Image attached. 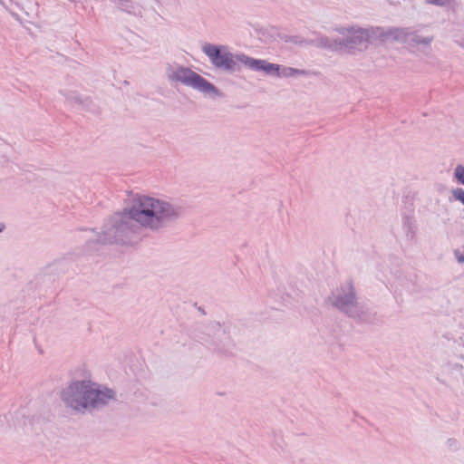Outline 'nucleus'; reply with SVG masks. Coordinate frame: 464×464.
<instances>
[{"label": "nucleus", "instance_id": "obj_6", "mask_svg": "<svg viewBox=\"0 0 464 464\" xmlns=\"http://www.w3.org/2000/svg\"><path fill=\"white\" fill-rule=\"evenodd\" d=\"M454 178L458 180L459 183L464 186V166L457 165L454 169Z\"/></svg>", "mask_w": 464, "mask_h": 464}, {"label": "nucleus", "instance_id": "obj_2", "mask_svg": "<svg viewBox=\"0 0 464 464\" xmlns=\"http://www.w3.org/2000/svg\"><path fill=\"white\" fill-rule=\"evenodd\" d=\"M173 215L174 212L168 203L148 196L137 197L129 210L131 219L151 228L158 227L163 220Z\"/></svg>", "mask_w": 464, "mask_h": 464}, {"label": "nucleus", "instance_id": "obj_7", "mask_svg": "<svg viewBox=\"0 0 464 464\" xmlns=\"http://www.w3.org/2000/svg\"><path fill=\"white\" fill-rule=\"evenodd\" d=\"M298 73H301V71L294 68H284L283 72H281V74L284 76H294Z\"/></svg>", "mask_w": 464, "mask_h": 464}, {"label": "nucleus", "instance_id": "obj_10", "mask_svg": "<svg viewBox=\"0 0 464 464\" xmlns=\"http://www.w3.org/2000/svg\"><path fill=\"white\" fill-rule=\"evenodd\" d=\"M359 34L361 37H362L364 34H367L364 31H360Z\"/></svg>", "mask_w": 464, "mask_h": 464}, {"label": "nucleus", "instance_id": "obj_5", "mask_svg": "<svg viewBox=\"0 0 464 464\" xmlns=\"http://www.w3.org/2000/svg\"><path fill=\"white\" fill-rule=\"evenodd\" d=\"M237 60L244 64L245 66L256 70V71H264L267 74H276L281 75L280 70L281 67L278 64L267 63L265 60H257L251 57H248L245 54H240L237 57Z\"/></svg>", "mask_w": 464, "mask_h": 464}, {"label": "nucleus", "instance_id": "obj_9", "mask_svg": "<svg viewBox=\"0 0 464 464\" xmlns=\"http://www.w3.org/2000/svg\"><path fill=\"white\" fill-rule=\"evenodd\" d=\"M353 295L349 296V298H348V300L346 301V303H351V302L353 301ZM345 304V302H342V301L340 300V301H338L337 305H343V304Z\"/></svg>", "mask_w": 464, "mask_h": 464}, {"label": "nucleus", "instance_id": "obj_8", "mask_svg": "<svg viewBox=\"0 0 464 464\" xmlns=\"http://www.w3.org/2000/svg\"><path fill=\"white\" fill-rule=\"evenodd\" d=\"M457 258L459 262H464V249L457 252Z\"/></svg>", "mask_w": 464, "mask_h": 464}, {"label": "nucleus", "instance_id": "obj_1", "mask_svg": "<svg viewBox=\"0 0 464 464\" xmlns=\"http://www.w3.org/2000/svg\"><path fill=\"white\" fill-rule=\"evenodd\" d=\"M113 398V392L108 389H100L90 381L76 382L63 393V400L71 408L81 411L88 407H96Z\"/></svg>", "mask_w": 464, "mask_h": 464}, {"label": "nucleus", "instance_id": "obj_11", "mask_svg": "<svg viewBox=\"0 0 464 464\" xmlns=\"http://www.w3.org/2000/svg\"><path fill=\"white\" fill-rule=\"evenodd\" d=\"M2 230H3V227H0V232H2Z\"/></svg>", "mask_w": 464, "mask_h": 464}, {"label": "nucleus", "instance_id": "obj_4", "mask_svg": "<svg viewBox=\"0 0 464 464\" xmlns=\"http://www.w3.org/2000/svg\"><path fill=\"white\" fill-rule=\"evenodd\" d=\"M203 51L217 68L233 70L237 63H241L237 60L240 54L233 55L230 53H221L216 45L207 44L203 46Z\"/></svg>", "mask_w": 464, "mask_h": 464}, {"label": "nucleus", "instance_id": "obj_3", "mask_svg": "<svg viewBox=\"0 0 464 464\" xmlns=\"http://www.w3.org/2000/svg\"><path fill=\"white\" fill-rule=\"evenodd\" d=\"M170 79L172 81L180 82L202 92H207L214 90V86L211 83L190 69L179 68L172 72Z\"/></svg>", "mask_w": 464, "mask_h": 464}]
</instances>
